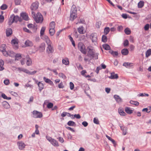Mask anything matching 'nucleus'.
<instances>
[{
    "mask_svg": "<svg viewBox=\"0 0 151 151\" xmlns=\"http://www.w3.org/2000/svg\"><path fill=\"white\" fill-rule=\"evenodd\" d=\"M32 14L35 22L37 23H42L43 20V17L42 15L40 12H37L36 14H35V13L32 11Z\"/></svg>",
    "mask_w": 151,
    "mask_h": 151,
    "instance_id": "obj_1",
    "label": "nucleus"
},
{
    "mask_svg": "<svg viewBox=\"0 0 151 151\" xmlns=\"http://www.w3.org/2000/svg\"><path fill=\"white\" fill-rule=\"evenodd\" d=\"M18 21H20L21 19L18 16H15L14 15H12L9 19L8 23L9 25H11L13 22H17Z\"/></svg>",
    "mask_w": 151,
    "mask_h": 151,
    "instance_id": "obj_2",
    "label": "nucleus"
},
{
    "mask_svg": "<svg viewBox=\"0 0 151 151\" xmlns=\"http://www.w3.org/2000/svg\"><path fill=\"white\" fill-rule=\"evenodd\" d=\"M78 48L79 50L83 54H86L87 49L85 48V45L82 43H79L78 45Z\"/></svg>",
    "mask_w": 151,
    "mask_h": 151,
    "instance_id": "obj_3",
    "label": "nucleus"
},
{
    "mask_svg": "<svg viewBox=\"0 0 151 151\" xmlns=\"http://www.w3.org/2000/svg\"><path fill=\"white\" fill-rule=\"evenodd\" d=\"M33 117L35 118H41L42 116V114L41 112L37 111H34L32 112Z\"/></svg>",
    "mask_w": 151,
    "mask_h": 151,
    "instance_id": "obj_4",
    "label": "nucleus"
},
{
    "mask_svg": "<svg viewBox=\"0 0 151 151\" xmlns=\"http://www.w3.org/2000/svg\"><path fill=\"white\" fill-rule=\"evenodd\" d=\"M51 42L49 43L48 44H47V47L46 49V52L48 54L52 53L54 52V49L53 47L51 45Z\"/></svg>",
    "mask_w": 151,
    "mask_h": 151,
    "instance_id": "obj_5",
    "label": "nucleus"
},
{
    "mask_svg": "<svg viewBox=\"0 0 151 151\" xmlns=\"http://www.w3.org/2000/svg\"><path fill=\"white\" fill-rule=\"evenodd\" d=\"M90 38L93 42H96L98 40L97 35L96 33H93L90 36Z\"/></svg>",
    "mask_w": 151,
    "mask_h": 151,
    "instance_id": "obj_6",
    "label": "nucleus"
},
{
    "mask_svg": "<svg viewBox=\"0 0 151 151\" xmlns=\"http://www.w3.org/2000/svg\"><path fill=\"white\" fill-rule=\"evenodd\" d=\"M38 6L39 3L36 1L32 3L30 6V9L32 11H35L38 8Z\"/></svg>",
    "mask_w": 151,
    "mask_h": 151,
    "instance_id": "obj_7",
    "label": "nucleus"
},
{
    "mask_svg": "<svg viewBox=\"0 0 151 151\" xmlns=\"http://www.w3.org/2000/svg\"><path fill=\"white\" fill-rule=\"evenodd\" d=\"M87 50L88 52V55L89 56L91 54L95 51L93 47L91 46H89L87 47Z\"/></svg>",
    "mask_w": 151,
    "mask_h": 151,
    "instance_id": "obj_8",
    "label": "nucleus"
},
{
    "mask_svg": "<svg viewBox=\"0 0 151 151\" xmlns=\"http://www.w3.org/2000/svg\"><path fill=\"white\" fill-rule=\"evenodd\" d=\"M17 145L19 149L21 150H23L26 146L25 144L22 141L17 142Z\"/></svg>",
    "mask_w": 151,
    "mask_h": 151,
    "instance_id": "obj_9",
    "label": "nucleus"
},
{
    "mask_svg": "<svg viewBox=\"0 0 151 151\" xmlns=\"http://www.w3.org/2000/svg\"><path fill=\"white\" fill-rule=\"evenodd\" d=\"M123 65L127 68H133L134 64L132 63L125 62L123 64Z\"/></svg>",
    "mask_w": 151,
    "mask_h": 151,
    "instance_id": "obj_10",
    "label": "nucleus"
},
{
    "mask_svg": "<svg viewBox=\"0 0 151 151\" xmlns=\"http://www.w3.org/2000/svg\"><path fill=\"white\" fill-rule=\"evenodd\" d=\"M26 65L27 66H30L32 65V60L28 55H27L26 57Z\"/></svg>",
    "mask_w": 151,
    "mask_h": 151,
    "instance_id": "obj_11",
    "label": "nucleus"
},
{
    "mask_svg": "<svg viewBox=\"0 0 151 151\" xmlns=\"http://www.w3.org/2000/svg\"><path fill=\"white\" fill-rule=\"evenodd\" d=\"M45 46L44 43H42L40 45L38 48V50L40 52H42L45 50Z\"/></svg>",
    "mask_w": 151,
    "mask_h": 151,
    "instance_id": "obj_12",
    "label": "nucleus"
},
{
    "mask_svg": "<svg viewBox=\"0 0 151 151\" xmlns=\"http://www.w3.org/2000/svg\"><path fill=\"white\" fill-rule=\"evenodd\" d=\"M3 107L6 109H8L10 108L9 104L6 101H4L2 103Z\"/></svg>",
    "mask_w": 151,
    "mask_h": 151,
    "instance_id": "obj_13",
    "label": "nucleus"
},
{
    "mask_svg": "<svg viewBox=\"0 0 151 151\" xmlns=\"http://www.w3.org/2000/svg\"><path fill=\"white\" fill-rule=\"evenodd\" d=\"M41 37L42 39L45 41L47 44H48L49 43L51 42V41L47 36L46 35H43Z\"/></svg>",
    "mask_w": 151,
    "mask_h": 151,
    "instance_id": "obj_14",
    "label": "nucleus"
},
{
    "mask_svg": "<svg viewBox=\"0 0 151 151\" xmlns=\"http://www.w3.org/2000/svg\"><path fill=\"white\" fill-rule=\"evenodd\" d=\"M43 80L47 83H48L51 86L53 85V82L50 79L47 78L45 77L43 78Z\"/></svg>",
    "mask_w": 151,
    "mask_h": 151,
    "instance_id": "obj_15",
    "label": "nucleus"
},
{
    "mask_svg": "<svg viewBox=\"0 0 151 151\" xmlns=\"http://www.w3.org/2000/svg\"><path fill=\"white\" fill-rule=\"evenodd\" d=\"M109 78L111 79H116L118 78V76L117 74H115L113 72L111 73V76H109Z\"/></svg>",
    "mask_w": 151,
    "mask_h": 151,
    "instance_id": "obj_16",
    "label": "nucleus"
},
{
    "mask_svg": "<svg viewBox=\"0 0 151 151\" xmlns=\"http://www.w3.org/2000/svg\"><path fill=\"white\" fill-rule=\"evenodd\" d=\"M121 129L122 131V134L124 135H126L127 134L128 129L127 127L125 126L123 127H121Z\"/></svg>",
    "mask_w": 151,
    "mask_h": 151,
    "instance_id": "obj_17",
    "label": "nucleus"
},
{
    "mask_svg": "<svg viewBox=\"0 0 151 151\" xmlns=\"http://www.w3.org/2000/svg\"><path fill=\"white\" fill-rule=\"evenodd\" d=\"M99 54L95 52V51L92 54L89 56L90 57L96 60L98 59V56Z\"/></svg>",
    "mask_w": 151,
    "mask_h": 151,
    "instance_id": "obj_18",
    "label": "nucleus"
},
{
    "mask_svg": "<svg viewBox=\"0 0 151 151\" xmlns=\"http://www.w3.org/2000/svg\"><path fill=\"white\" fill-rule=\"evenodd\" d=\"M114 98L116 100V101L118 103H121L122 102V99L119 96L115 95L114 96Z\"/></svg>",
    "mask_w": 151,
    "mask_h": 151,
    "instance_id": "obj_19",
    "label": "nucleus"
},
{
    "mask_svg": "<svg viewBox=\"0 0 151 151\" xmlns=\"http://www.w3.org/2000/svg\"><path fill=\"white\" fill-rule=\"evenodd\" d=\"M42 82L40 81L37 83V85L39 87V90L40 92L44 88V84Z\"/></svg>",
    "mask_w": 151,
    "mask_h": 151,
    "instance_id": "obj_20",
    "label": "nucleus"
},
{
    "mask_svg": "<svg viewBox=\"0 0 151 151\" xmlns=\"http://www.w3.org/2000/svg\"><path fill=\"white\" fill-rule=\"evenodd\" d=\"M21 16L22 18L26 21L29 20V17L28 15L25 13H22L21 14Z\"/></svg>",
    "mask_w": 151,
    "mask_h": 151,
    "instance_id": "obj_21",
    "label": "nucleus"
},
{
    "mask_svg": "<svg viewBox=\"0 0 151 151\" xmlns=\"http://www.w3.org/2000/svg\"><path fill=\"white\" fill-rule=\"evenodd\" d=\"M77 17V13L70 12V19L73 21Z\"/></svg>",
    "mask_w": 151,
    "mask_h": 151,
    "instance_id": "obj_22",
    "label": "nucleus"
},
{
    "mask_svg": "<svg viewBox=\"0 0 151 151\" xmlns=\"http://www.w3.org/2000/svg\"><path fill=\"white\" fill-rule=\"evenodd\" d=\"M6 36L7 37H9L12 34V29L10 28H7L6 29Z\"/></svg>",
    "mask_w": 151,
    "mask_h": 151,
    "instance_id": "obj_23",
    "label": "nucleus"
},
{
    "mask_svg": "<svg viewBox=\"0 0 151 151\" xmlns=\"http://www.w3.org/2000/svg\"><path fill=\"white\" fill-rule=\"evenodd\" d=\"M62 62L63 64L65 65H68L69 63V59L67 58H65L63 59L62 60Z\"/></svg>",
    "mask_w": 151,
    "mask_h": 151,
    "instance_id": "obj_24",
    "label": "nucleus"
},
{
    "mask_svg": "<svg viewBox=\"0 0 151 151\" xmlns=\"http://www.w3.org/2000/svg\"><path fill=\"white\" fill-rule=\"evenodd\" d=\"M78 31L80 34H83L85 33L84 28L83 26H81L78 28Z\"/></svg>",
    "mask_w": 151,
    "mask_h": 151,
    "instance_id": "obj_25",
    "label": "nucleus"
},
{
    "mask_svg": "<svg viewBox=\"0 0 151 151\" xmlns=\"http://www.w3.org/2000/svg\"><path fill=\"white\" fill-rule=\"evenodd\" d=\"M129 51L127 49H124L121 50V53L124 55H127L129 53Z\"/></svg>",
    "mask_w": 151,
    "mask_h": 151,
    "instance_id": "obj_26",
    "label": "nucleus"
},
{
    "mask_svg": "<svg viewBox=\"0 0 151 151\" xmlns=\"http://www.w3.org/2000/svg\"><path fill=\"white\" fill-rule=\"evenodd\" d=\"M53 146H59L58 142L55 139H53L50 142Z\"/></svg>",
    "mask_w": 151,
    "mask_h": 151,
    "instance_id": "obj_27",
    "label": "nucleus"
},
{
    "mask_svg": "<svg viewBox=\"0 0 151 151\" xmlns=\"http://www.w3.org/2000/svg\"><path fill=\"white\" fill-rule=\"evenodd\" d=\"M118 112L120 115L122 116H124L126 115V113L124 112L123 109L119 108L118 109Z\"/></svg>",
    "mask_w": 151,
    "mask_h": 151,
    "instance_id": "obj_28",
    "label": "nucleus"
},
{
    "mask_svg": "<svg viewBox=\"0 0 151 151\" xmlns=\"http://www.w3.org/2000/svg\"><path fill=\"white\" fill-rule=\"evenodd\" d=\"M17 69L19 72L23 71L28 74L29 70L27 69H24L23 68H21L19 67Z\"/></svg>",
    "mask_w": 151,
    "mask_h": 151,
    "instance_id": "obj_29",
    "label": "nucleus"
},
{
    "mask_svg": "<svg viewBox=\"0 0 151 151\" xmlns=\"http://www.w3.org/2000/svg\"><path fill=\"white\" fill-rule=\"evenodd\" d=\"M11 43L13 45H15L17 48V45L18 43V40L17 39H14L11 41Z\"/></svg>",
    "mask_w": 151,
    "mask_h": 151,
    "instance_id": "obj_30",
    "label": "nucleus"
},
{
    "mask_svg": "<svg viewBox=\"0 0 151 151\" xmlns=\"http://www.w3.org/2000/svg\"><path fill=\"white\" fill-rule=\"evenodd\" d=\"M25 44L27 46H31L33 45L32 42L28 40L25 42Z\"/></svg>",
    "mask_w": 151,
    "mask_h": 151,
    "instance_id": "obj_31",
    "label": "nucleus"
},
{
    "mask_svg": "<svg viewBox=\"0 0 151 151\" xmlns=\"http://www.w3.org/2000/svg\"><path fill=\"white\" fill-rule=\"evenodd\" d=\"M125 111L127 113L129 114H132L133 112V111L131 110L130 108L127 107L125 108Z\"/></svg>",
    "mask_w": 151,
    "mask_h": 151,
    "instance_id": "obj_32",
    "label": "nucleus"
},
{
    "mask_svg": "<svg viewBox=\"0 0 151 151\" xmlns=\"http://www.w3.org/2000/svg\"><path fill=\"white\" fill-rule=\"evenodd\" d=\"M70 12L77 13V9L75 5H72L71 9Z\"/></svg>",
    "mask_w": 151,
    "mask_h": 151,
    "instance_id": "obj_33",
    "label": "nucleus"
},
{
    "mask_svg": "<svg viewBox=\"0 0 151 151\" xmlns=\"http://www.w3.org/2000/svg\"><path fill=\"white\" fill-rule=\"evenodd\" d=\"M55 32V29L49 28V33L50 36H53Z\"/></svg>",
    "mask_w": 151,
    "mask_h": 151,
    "instance_id": "obj_34",
    "label": "nucleus"
},
{
    "mask_svg": "<svg viewBox=\"0 0 151 151\" xmlns=\"http://www.w3.org/2000/svg\"><path fill=\"white\" fill-rule=\"evenodd\" d=\"M144 5V2L142 1H140L138 4V8H142Z\"/></svg>",
    "mask_w": 151,
    "mask_h": 151,
    "instance_id": "obj_35",
    "label": "nucleus"
},
{
    "mask_svg": "<svg viewBox=\"0 0 151 151\" xmlns=\"http://www.w3.org/2000/svg\"><path fill=\"white\" fill-rule=\"evenodd\" d=\"M22 58V55L20 53H17V54L15 56V60H18L20 59H21Z\"/></svg>",
    "mask_w": 151,
    "mask_h": 151,
    "instance_id": "obj_36",
    "label": "nucleus"
},
{
    "mask_svg": "<svg viewBox=\"0 0 151 151\" xmlns=\"http://www.w3.org/2000/svg\"><path fill=\"white\" fill-rule=\"evenodd\" d=\"M151 55V49L148 50L145 53V57L148 58Z\"/></svg>",
    "mask_w": 151,
    "mask_h": 151,
    "instance_id": "obj_37",
    "label": "nucleus"
},
{
    "mask_svg": "<svg viewBox=\"0 0 151 151\" xmlns=\"http://www.w3.org/2000/svg\"><path fill=\"white\" fill-rule=\"evenodd\" d=\"M67 124L68 126H75L76 124L74 122L71 121H69L67 123Z\"/></svg>",
    "mask_w": 151,
    "mask_h": 151,
    "instance_id": "obj_38",
    "label": "nucleus"
},
{
    "mask_svg": "<svg viewBox=\"0 0 151 151\" xmlns=\"http://www.w3.org/2000/svg\"><path fill=\"white\" fill-rule=\"evenodd\" d=\"M6 45L5 44H2L0 46V50L1 52L5 50H6Z\"/></svg>",
    "mask_w": 151,
    "mask_h": 151,
    "instance_id": "obj_39",
    "label": "nucleus"
},
{
    "mask_svg": "<svg viewBox=\"0 0 151 151\" xmlns=\"http://www.w3.org/2000/svg\"><path fill=\"white\" fill-rule=\"evenodd\" d=\"M55 23L54 22H52L50 23L49 28L55 29Z\"/></svg>",
    "mask_w": 151,
    "mask_h": 151,
    "instance_id": "obj_40",
    "label": "nucleus"
},
{
    "mask_svg": "<svg viewBox=\"0 0 151 151\" xmlns=\"http://www.w3.org/2000/svg\"><path fill=\"white\" fill-rule=\"evenodd\" d=\"M124 32L126 34L129 35L130 34L131 31L129 28L127 27L124 29Z\"/></svg>",
    "mask_w": 151,
    "mask_h": 151,
    "instance_id": "obj_41",
    "label": "nucleus"
},
{
    "mask_svg": "<svg viewBox=\"0 0 151 151\" xmlns=\"http://www.w3.org/2000/svg\"><path fill=\"white\" fill-rule=\"evenodd\" d=\"M103 47L106 50H109L110 49V46L108 45L105 44L103 45Z\"/></svg>",
    "mask_w": 151,
    "mask_h": 151,
    "instance_id": "obj_42",
    "label": "nucleus"
},
{
    "mask_svg": "<svg viewBox=\"0 0 151 151\" xmlns=\"http://www.w3.org/2000/svg\"><path fill=\"white\" fill-rule=\"evenodd\" d=\"M45 27H42L41 28V29L40 32V36L41 37L42 36L44 35L45 31Z\"/></svg>",
    "mask_w": 151,
    "mask_h": 151,
    "instance_id": "obj_43",
    "label": "nucleus"
},
{
    "mask_svg": "<svg viewBox=\"0 0 151 151\" xmlns=\"http://www.w3.org/2000/svg\"><path fill=\"white\" fill-rule=\"evenodd\" d=\"M130 104L135 105L136 106H138L139 105V103L137 101L131 100L130 101Z\"/></svg>",
    "mask_w": 151,
    "mask_h": 151,
    "instance_id": "obj_44",
    "label": "nucleus"
},
{
    "mask_svg": "<svg viewBox=\"0 0 151 151\" xmlns=\"http://www.w3.org/2000/svg\"><path fill=\"white\" fill-rule=\"evenodd\" d=\"M110 31V29L109 27H106L104 29V33L106 35H107Z\"/></svg>",
    "mask_w": 151,
    "mask_h": 151,
    "instance_id": "obj_45",
    "label": "nucleus"
},
{
    "mask_svg": "<svg viewBox=\"0 0 151 151\" xmlns=\"http://www.w3.org/2000/svg\"><path fill=\"white\" fill-rule=\"evenodd\" d=\"M59 76L60 77L63 79H65L66 78V76L63 73H60L59 74Z\"/></svg>",
    "mask_w": 151,
    "mask_h": 151,
    "instance_id": "obj_46",
    "label": "nucleus"
},
{
    "mask_svg": "<svg viewBox=\"0 0 151 151\" xmlns=\"http://www.w3.org/2000/svg\"><path fill=\"white\" fill-rule=\"evenodd\" d=\"M102 40L103 42H106L107 41V37L105 35H103L102 37Z\"/></svg>",
    "mask_w": 151,
    "mask_h": 151,
    "instance_id": "obj_47",
    "label": "nucleus"
},
{
    "mask_svg": "<svg viewBox=\"0 0 151 151\" xmlns=\"http://www.w3.org/2000/svg\"><path fill=\"white\" fill-rule=\"evenodd\" d=\"M9 56L12 57L14 56V52L12 51H10L8 52V56Z\"/></svg>",
    "mask_w": 151,
    "mask_h": 151,
    "instance_id": "obj_48",
    "label": "nucleus"
},
{
    "mask_svg": "<svg viewBox=\"0 0 151 151\" xmlns=\"http://www.w3.org/2000/svg\"><path fill=\"white\" fill-rule=\"evenodd\" d=\"M149 96V94L147 93H140L139 94H138L137 96L139 97V96Z\"/></svg>",
    "mask_w": 151,
    "mask_h": 151,
    "instance_id": "obj_49",
    "label": "nucleus"
},
{
    "mask_svg": "<svg viewBox=\"0 0 151 151\" xmlns=\"http://www.w3.org/2000/svg\"><path fill=\"white\" fill-rule=\"evenodd\" d=\"M7 8V6L5 4H4L1 6V9L2 10H5Z\"/></svg>",
    "mask_w": 151,
    "mask_h": 151,
    "instance_id": "obj_50",
    "label": "nucleus"
},
{
    "mask_svg": "<svg viewBox=\"0 0 151 151\" xmlns=\"http://www.w3.org/2000/svg\"><path fill=\"white\" fill-rule=\"evenodd\" d=\"M53 104L52 103H49L47 105V107L48 109L51 108L53 106Z\"/></svg>",
    "mask_w": 151,
    "mask_h": 151,
    "instance_id": "obj_51",
    "label": "nucleus"
},
{
    "mask_svg": "<svg viewBox=\"0 0 151 151\" xmlns=\"http://www.w3.org/2000/svg\"><path fill=\"white\" fill-rule=\"evenodd\" d=\"M93 121L94 123L97 124H99V121L97 118H94L93 119Z\"/></svg>",
    "mask_w": 151,
    "mask_h": 151,
    "instance_id": "obj_52",
    "label": "nucleus"
},
{
    "mask_svg": "<svg viewBox=\"0 0 151 151\" xmlns=\"http://www.w3.org/2000/svg\"><path fill=\"white\" fill-rule=\"evenodd\" d=\"M76 65L77 66L79 70H80V69L81 70V69H83V68L82 66L81 65V64H80V63L76 64Z\"/></svg>",
    "mask_w": 151,
    "mask_h": 151,
    "instance_id": "obj_53",
    "label": "nucleus"
},
{
    "mask_svg": "<svg viewBox=\"0 0 151 151\" xmlns=\"http://www.w3.org/2000/svg\"><path fill=\"white\" fill-rule=\"evenodd\" d=\"M129 44V41L128 40H125L123 43V45L124 47H126Z\"/></svg>",
    "mask_w": 151,
    "mask_h": 151,
    "instance_id": "obj_54",
    "label": "nucleus"
},
{
    "mask_svg": "<svg viewBox=\"0 0 151 151\" xmlns=\"http://www.w3.org/2000/svg\"><path fill=\"white\" fill-rule=\"evenodd\" d=\"M4 83L6 85H8L9 83V80L8 79H6L4 81Z\"/></svg>",
    "mask_w": 151,
    "mask_h": 151,
    "instance_id": "obj_55",
    "label": "nucleus"
},
{
    "mask_svg": "<svg viewBox=\"0 0 151 151\" xmlns=\"http://www.w3.org/2000/svg\"><path fill=\"white\" fill-rule=\"evenodd\" d=\"M15 3L16 5H19L20 4L21 2V0H15Z\"/></svg>",
    "mask_w": 151,
    "mask_h": 151,
    "instance_id": "obj_56",
    "label": "nucleus"
},
{
    "mask_svg": "<svg viewBox=\"0 0 151 151\" xmlns=\"http://www.w3.org/2000/svg\"><path fill=\"white\" fill-rule=\"evenodd\" d=\"M70 87L71 90H73L74 88V85L72 82L70 83Z\"/></svg>",
    "mask_w": 151,
    "mask_h": 151,
    "instance_id": "obj_57",
    "label": "nucleus"
},
{
    "mask_svg": "<svg viewBox=\"0 0 151 151\" xmlns=\"http://www.w3.org/2000/svg\"><path fill=\"white\" fill-rule=\"evenodd\" d=\"M149 25L148 24H147L144 27V29L145 31H147L149 29Z\"/></svg>",
    "mask_w": 151,
    "mask_h": 151,
    "instance_id": "obj_58",
    "label": "nucleus"
},
{
    "mask_svg": "<svg viewBox=\"0 0 151 151\" xmlns=\"http://www.w3.org/2000/svg\"><path fill=\"white\" fill-rule=\"evenodd\" d=\"M23 30L24 32L27 33H30L31 32L26 27H24L23 28Z\"/></svg>",
    "mask_w": 151,
    "mask_h": 151,
    "instance_id": "obj_59",
    "label": "nucleus"
},
{
    "mask_svg": "<svg viewBox=\"0 0 151 151\" xmlns=\"http://www.w3.org/2000/svg\"><path fill=\"white\" fill-rule=\"evenodd\" d=\"M27 27L29 28H31L35 27V26L34 25L32 24H28Z\"/></svg>",
    "mask_w": 151,
    "mask_h": 151,
    "instance_id": "obj_60",
    "label": "nucleus"
},
{
    "mask_svg": "<svg viewBox=\"0 0 151 151\" xmlns=\"http://www.w3.org/2000/svg\"><path fill=\"white\" fill-rule=\"evenodd\" d=\"M58 140L61 143H63L64 141L63 138L61 137H59L58 138Z\"/></svg>",
    "mask_w": 151,
    "mask_h": 151,
    "instance_id": "obj_61",
    "label": "nucleus"
},
{
    "mask_svg": "<svg viewBox=\"0 0 151 151\" xmlns=\"http://www.w3.org/2000/svg\"><path fill=\"white\" fill-rule=\"evenodd\" d=\"M58 87L59 88H63L64 87V86L63 83L61 82L58 85Z\"/></svg>",
    "mask_w": 151,
    "mask_h": 151,
    "instance_id": "obj_62",
    "label": "nucleus"
},
{
    "mask_svg": "<svg viewBox=\"0 0 151 151\" xmlns=\"http://www.w3.org/2000/svg\"><path fill=\"white\" fill-rule=\"evenodd\" d=\"M74 117L76 118L77 119H79L81 118L79 114H75L74 115Z\"/></svg>",
    "mask_w": 151,
    "mask_h": 151,
    "instance_id": "obj_63",
    "label": "nucleus"
},
{
    "mask_svg": "<svg viewBox=\"0 0 151 151\" xmlns=\"http://www.w3.org/2000/svg\"><path fill=\"white\" fill-rule=\"evenodd\" d=\"M123 27L121 25L117 27V30L119 31L122 30H123Z\"/></svg>",
    "mask_w": 151,
    "mask_h": 151,
    "instance_id": "obj_64",
    "label": "nucleus"
}]
</instances>
